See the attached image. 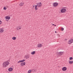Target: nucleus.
<instances>
[{"label": "nucleus", "instance_id": "obj_1", "mask_svg": "<svg viewBox=\"0 0 73 73\" xmlns=\"http://www.w3.org/2000/svg\"><path fill=\"white\" fill-rule=\"evenodd\" d=\"M9 63L8 62H4L3 64V66L4 68H6L8 66V65H9Z\"/></svg>", "mask_w": 73, "mask_h": 73}, {"label": "nucleus", "instance_id": "obj_2", "mask_svg": "<svg viewBox=\"0 0 73 73\" xmlns=\"http://www.w3.org/2000/svg\"><path fill=\"white\" fill-rule=\"evenodd\" d=\"M63 52H57L56 54L58 56H60L63 54Z\"/></svg>", "mask_w": 73, "mask_h": 73}, {"label": "nucleus", "instance_id": "obj_3", "mask_svg": "<svg viewBox=\"0 0 73 73\" xmlns=\"http://www.w3.org/2000/svg\"><path fill=\"white\" fill-rule=\"evenodd\" d=\"M66 10L64 8H62L60 10L61 12L62 13H64L66 12Z\"/></svg>", "mask_w": 73, "mask_h": 73}, {"label": "nucleus", "instance_id": "obj_4", "mask_svg": "<svg viewBox=\"0 0 73 73\" xmlns=\"http://www.w3.org/2000/svg\"><path fill=\"white\" fill-rule=\"evenodd\" d=\"M72 42H73V39H72L71 40H70L68 41V44H72Z\"/></svg>", "mask_w": 73, "mask_h": 73}, {"label": "nucleus", "instance_id": "obj_5", "mask_svg": "<svg viewBox=\"0 0 73 73\" xmlns=\"http://www.w3.org/2000/svg\"><path fill=\"white\" fill-rule=\"evenodd\" d=\"M36 4H37V6L38 7H40L42 5V3L41 2L37 3Z\"/></svg>", "mask_w": 73, "mask_h": 73}, {"label": "nucleus", "instance_id": "obj_6", "mask_svg": "<svg viewBox=\"0 0 73 73\" xmlns=\"http://www.w3.org/2000/svg\"><path fill=\"white\" fill-rule=\"evenodd\" d=\"M58 3H53V5L54 7H56V6H58Z\"/></svg>", "mask_w": 73, "mask_h": 73}, {"label": "nucleus", "instance_id": "obj_7", "mask_svg": "<svg viewBox=\"0 0 73 73\" xmlns=\"http://www.w3.org/2000/svg\"><path fill=\"white\" fill-rule=\"evenodd\" d=\"M42 46V44H38L37 47L38 48H41Z\"/></svg>", "mask_w": 73, "mask_h": 73}, {"label": "nucleus", "instance_id": "obj_8", "mask_svg": "<svg viewBox=\"0 0 73 73\" xmlns=\"http://www.w3.org/2000/svg\"><path fill=\"white\" fill-rule=\"evenodd\" d=\"M66 69H67V68L66 67H64L62 68V70H63V71H65L66 70Z\"/></svg>", "mask_w": 73, "mask_h": 73}, {"label": "nucleus", "instance_id": "obj_9", "mask_svg": "<svg viewBox=\"0 0 73 73\" xmlns=\"http://www.w3.org/2000/svg\"><path fill=\"white\" fill-rule=\"evenodd\" d=\"M8 70L9 72H12L13 70V68H8Z\"/></svg>", "mask_w": 73, "mask_h": 73}, {"label": "nucleus", "instance_id": "obj_10", "mask_svg": "<svg viewBox=\"0 0 73 73\" xmlns=\"http://www.w3.org/2000/svg\"><path fill=\"white\" fill-rule=\"evenodd\" d=\"M25 61V60L23 59V60H20L18 62V63H20V62H24Z\"/></svg>", "mask_w": 73, "mask_h": 73}, {"label": "nucleus", "instance_id": "obj_11", "mask_svg": "<svg viewBox=\"0 0 73 73\" xmlns=\"http://www.w3.org/2000/svg\"><path fill=\"white\" fill-rule=\"evenodd\" d=\"M24 3H20V4H19L20 6L21 7H22L24 5Z\"/></svg>", "mask_w": 73, "mask_h": 73}, {"label": "nucleus", "instance_id": "obj_12", "mask_svg": "<svg viewBox=\"0 0 73 73\" xmlns=\"http://www.w3.org/2000/svg\"><path fill=\"white\" fill-rule=\"evenodd\" d=\"M21 65V66H23V65H25V62H24L23 63H21V64H20Z\"/></svg>", "mask_w": 73, "mask_h": 73}, {"label": "nucleus", "instance_id": "obj_13", "mask_svg": "<svg viewBox=\"0 0 73 73\" xmlns=\"http://www.w3.org/2000/svg\"><path fill=\"white\" fill-rule=\"evenodd\" d=\"M20 26H18L17 27H16V29L17 30H19L21 28H20Z\"/></svg>", "mask_w": 73, "mask_h": 73}, {"label": "nucleus", "instance_id": "obj_14", "mask_svg": "<svg viewBox=\"0 0 73 73\" xmlns=\"http://www.w3.org/2000/svg\"><path fill=\"white\" fill-rule=\"evenodd\" d=\"M4 32V30H3V29L2 28H1L0 29V32H1V33H2Z\"/></svg>", "mask_w": 73, "mask_h": 73}, {"label": "nucleus", "instance_id": "obj_15", "mask_svg": "<svg viewBox=\"0 0 73 73\" xmlns=\"http://www.w3.org/2000/svg\"><path fill=\"white\" fill-rule=\"evenodd\" d=\"M31 72H33V73H34V72H36V70L33 69L31 70Z\"/></svg>", "mask_w": 73, "mask_h": 73}, {"label": "nucleus", "instance_id": "obj_16", "mask_svg": "<svg viewBox=\"0 0 73 73\" xmlns=\"http://www.w3.org/2000/svg\"><path fill=\"white\" fill-rule=\"evenodd\" d=\"M35 53H36V51H34L32 52H31V54H35Z\"/></svg>", "mask_w": 73, "mask_h": 73}, {"label": "nucleus", "instance_id": "obj_17", "mask_svg": "<svg viewBox=\"0 0 73 73\" xmlns=\"http://www.w3.org/2000/svg\"><path fill=\"white\" fill-rule=\"evenodd\" d=\"M29 57H30V56L29 55H27L26 56V58H27V59H28V58H29Z\"/></svg>", "mask_w": 73, "mask_h": 73}, {"label": "nucleus", "instance_id": "obj_18", "mask_svg": "<svg viewBox=\"0 0 73 73\" xmlns=\"http://www.w3.org/2000/svg\"><path fill=\"white\" fill-rule=\"evenodd\" d=\"M35 10H37L38 8H37V7H38L37 6V5H35Z\"/></svg>", "mask_w": 73, "mask_h": 73}, {"label": "nucleus", "instance_id": "obj_19", "mask_svg": "<svg viewBox=\"0 0 73 73\" xmlns=\"http://www.w3.org/2000/svg\"><path fill=\"white\" fill-rule=\"evenodd\" d=\"M6 19H8V20H9L10 19V17H6Z\"/></svg>", "mask_w": 73, "mask_h": 73}, {"label": "nucleus", "instance_id": "obj_20", "mask_svg": "<svg viewBox=\"0 0 73 73\" xmlns=\"http://www.w3.org/2000/svg\"><path fill=\"white\" fill-rule=\"evenodd\" d=\"M73 62V61H69V63L70 64H72Z\"/></svg>", "mask_w": 73, "mask_h": 73}, {"label": "nucleus", "instance_id": "obj_21", "mask_svg": "<svg viewBox=\"0 0 73 73\" xmlns=\"http://www.w3.org/2000/svg\"><path fill=\"white\" fill-rule=\"evenodd\" d=\"M16 37H13L12 38L13 40H16Z\"/></svg>", "mask_w": 73, "mask_h": 73}, {"label": "nucleus", "instance_id": "obj_22", "mask_svg": "<svg viewBox=\"0 0 73 73\" xmlns=\"http://www.w3.org/2000/svg\"><path fill=\"white\" fill-rule=\"evenodd\" d=\"M31 70H29L28 71V73H30L31 72Z\"/></svg>", "mask_w": 73, "mask_h": 73}, {"label": "nucleus", "instance_id": "obj_23", "mask_svg": "<svg viewBox=\"0 0 73 73\" xmlns=\"http://www.w3.org/2000/svg\"><path fill=\"white\" fill-rule=\"evenodd\" d=\"M72 59H73V57H70L69 58V60H72Z\"/></svg>", "mask_w": 73, "mask_h": 73}, {"label": "nucleus", "instance_id": "obj_24", "mask_svg": "<svg viewBox=\"0 0 73 73\" xmlns=\"http://www.w3.org/2000/svg\"><path fill=\"white\" fill-rule=\"evenodd\" d=\"M64 28H63L62 27L61 28V31H64Z\"/></svg>", "mask_w": 73, "mask_h": 73}, {"label": "nucleus", "instance_id": "obj_25", "mask_svg": "<svg viewBox=\"0 0 73 73\" xmlns=\"http://www.w3.org/2000/svg\"><path fill=\"white\" fill-rule=\"evenodd\" d=\"M4 10H6L7 9V7H4L3 8Z\"/></svg>", "mask_w": 73, "mask_h": 73}, {"label": "nucleus", "instance_id": "obj_26", "mask_svg": "<svg viewBox=\"0 0 73 73\" xmlns=\"http://www.w3.org/2000/svg\"><path fill=\"white\" fill-rule=\"evenodd\" d=\"M2 23V22H1V21H0V24H1Z\"/></svg>", "mask_w": 73, "mask_h": 73}, {"label": "nucleus", "instance_id": "obj_27", "mask_svg": "<svg viewBox=\"0 0 73 73\" xmlns=\"http://www.w3.org/2000/svg\"><path fill=\"white\" fill-rule=\"evenodd\" d=\"M33 8H34V7H35V6H33Z\"/></svg>", "mask_w": 73, "mask_h": 73}, {"label": "nucleus", "instance_id": "obj_28", "mask_svg": "<svg viewBox=\"0 0 73 73\" xmlns=\"http://www.w3.org/2000/svg\"><path fill=\"white\" fill-rule=\"evenodd\" d=\"M52 25H54V24H53Z\"/></svg>", "mask_w": 73, "mask_h": 73}, {"label": "nucleus", "instance_id": "obj_29", "mask_svg": "<svg viewBox=\"0 0 73 73\" xmlns=\"http://www.w3.org/2000/svg\"><path fill=\"white\" fill-rule=\"evenodd\" d=\"M54 26H55V27H56V25H54Z\"/></svg>", "mask_w": 73, "mask_h": 73}, {"label": "nucleus", "instance_id": "obj_30", "mask_svg": "<svg viewBox=\"0 0 73 73\" xmlns=\"http://www.w3.org/2000/svg\"><path fill=\"white\" fill-rule=\"evenodd\" d=\"M55 33H57V32L56 31H55Z\"/></svg>", "mask_w": 73, "mask_h": 73}]
</instances>
